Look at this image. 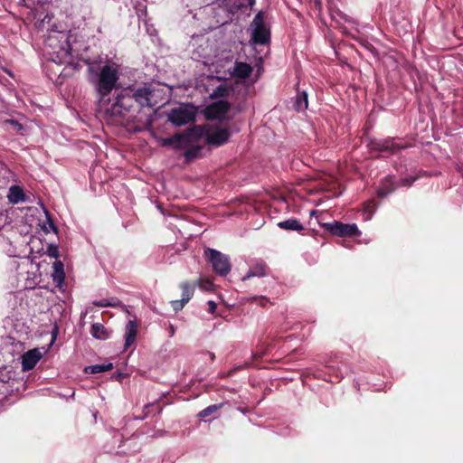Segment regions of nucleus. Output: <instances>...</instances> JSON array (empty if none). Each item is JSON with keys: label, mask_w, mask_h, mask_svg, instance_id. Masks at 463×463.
<instances>
[{"label": "nucleus", "mask_w": 463, "mask_h": 463, "mask_svg": "<svg viewBox=\"0 0 463 463\" xmlns=\"http://www.w3.org/2000/svg\"><path fill=\"white\" fill-rule=\"evenodd\" d=\"M119 78L120 65L112 60L88 63V80L95 89L99 104H103L117 88Z\"/></svg>", "instance_id": "obj_1"}, {"label": "nucleus", "mask_w": 463, "mask_h": 463, "mask_svg": "<svg viewBox=\"0 0 463 463\" xmlns=\"http://www.w3.org/2000/svg\"><path fill=\"white\" fill-rule=\"evenodd\" d=\"M99 107L104 112L105 119L112 125L134 122L136 119V108H133L132 98L122 90L117 96L110 99L108 97Z\"/></svg>", "instance_id": "obj_2"}, {"label": "nucleus", "mask_w": 463, "mask_h": 463, "mask_svg": "<svg viewBox=\"0 0 463 463\" xmlns=\"http://www.w3.org/2000/svg\"><path fill=\"white\" fill-rule=\"evenodd\" d=\"M194 142L203 138L209 145L220 146L228 142L230 131L219 124H205L194 127Z\"/></svg>", "instance_id": "obj_3"}, {"label": "nucleus", "mask_w": 463, "mask_h": 463, "mask_svg": "<svg viewBox=\"0 0 463 463\" xmlns=\"http://www.w3.org/2000/svg\"><path fill=\"white\" fill-rule=\"evenodd\" d=\"M194 143V128L162 140V145L165 146H170L176 149L187 148L184 153V156L187 159L196 157L200 152V146H193Z\"/></svg>", "instance_id": "obj_4"}, {"label": "nucleus", "mask_w": 463, "mask_h": 463, "mask_svg": "<svg viewBox=\"0 0 463 463\" xmlns=\"http://www.w3.org/2000/svg\"><path fill=\"white\" fill-rule=\"evenodd\" d=\"M196 109L192 105H180L167 112V119L173 125L181 127L195 120Z\"/></svg>", "instance_id": "obj_5"}, {"label": "nucleus", "mask_w": 463, "mask_h": 463, "mask_svg": "<svg viewBox=\"0 0 463 463\" xmlns=\"http://www.w3.org/2000/svg\"><path fill=\"white\" fill-rule=\"evenodd\" d=\"M128 95L132 98L133 108H136V111L139 107H151L153 95V87L150 83H144L137 88L125 89Z\"/></svg>", "instance_id": "obj_6"}, {"label": "nucleus", "mask_w": 463, "mask_h": 463, "mask_svg": "<svg viewBox=\"0 0 463 463\" xmlns=\"http://www.w3.org/2000/svg\"><path fill=\"white\" fill-rule=\"evenodd\" d=\"M204 256L208 262L212 264L213 269L220 276H226L232 269L229 256L221 251L207 248L204 250Z\"/></svg>", "instance_id": "obj_7"}, {"label": "nucleus", "mask_w": 463, "mask_h": 463, "mask_svg": "<svg viewBox=\"0 0 463 463\" xmlns=\"http://www.w3.org/2000/svg\"><path fill=\"white\" fill-rule=\"evenodd\" d=\"M251 41L257 44H267L270 40L269 29L264 23L263 12H259L250 24Z\"/></svg>", "instance_id": "obj_8"}, {"label": "nucleus", "mask_w": 463, "mask_h": 463, "mask_svg": "<svg viewBox=\"0 0 463 463\" xmlns=\"http://www.w3.org/2000/svg\"><path fill=\"white\" fill-rule=\"evenodd\" d=\"M324 227L332 234L340 237H352L360 234L356 224H346L340 222L325 223Z\"/></svg>", "instance_id": "obj_9"}, {"label": "nucleus", "mask_w": 463, "mask_h": 463, "mask_svg": "<svg viewBox=\"0 0 463 463\" xmlns=\"http://www.w3.org/2000/svg\"><path fill=\"white\" fill-rule=\"evenodd\" d=\"M405 147H407L405 144L398 143L395 138L377 140L371 143V149L390 154H394Z\"/></svg>", "instance_id": "obj_10"}, {"label": "nucleus", "mask_w": 463, "mask_h": 463, "mask_svg": "<svg viewBox=\"0 0 463 463\" xmlns=\"http://www.w3.org/2000/svg\"><path fill=\"white\" fill-rule=\"evenodd\" d=\"M230 109V104L225 100H219L210 105L206 109V114L209 118L222 119Z\"/></svg>", "instance_id": "obj_11"}, {"label": "nucleus", "mask_w": 463, "mask_h": 463, "mask_svg": "<svg viewBox=\"0 0 463 463\" xmlns=\"http://www.w3.org/2000/svg\"><path fill=\"white\" fill-rule=\"evenodd\" d=\"M42 358V353L38 349L26 352L22 356V366L24 371L32 370Z\"/></svg>", "instance_id": "obj_12"}, {"label": "nucleus", "mask_w": 463, "mask_h": 463, "mask_svg": "<svg viewBox=\"0 0 463 463\" xmlns=\"http://www.w3.org/2000/svg\"><path fill=\"white\" fill-rule=\"evenodd\" d=\"M137 334V324L134 320H129L125 328V349L131 346L136 341Z\"/></svg>", "instance_id": "obj_13"}, {"label": "nucleus", "mask_w": 463, "mask_h": 463, "mask_svg": "<svg viewBox=\"0 0 463 463\" xmlns=\"http://www.w3.org/2000/svg\"><path fill=\"white\" fill-rule=\"evenodd\" d=\"M252 72V67L246 62H235L233 74L241 79H247Z\"/></svg>", "instance_id": "obj_14"}, {"label": "nucleus", "mask_w": 463, "mask_h": 463, "mask_svg": "<svg viewBox=\"0 0 463 463\" xmlns=\"http://www.w3.org/2000/svg\"><path fill=\"white\" fill-rule=\"evenodd\" d=\"M53 273L52 278L53 281L56 282L58 286H61L64 282L65 274L63 270V263L60 260H57L52 265Z\"/></svg>", "instance_id": "obj_15"}, {"label": "nucleus", "mask_w": 463, "mask_h": 463, "mask_svg": "<svg viewBox=\"0 0 463 463\" xmlns=\"http://www.w3.org/2000/svg\"><path fill=\"white\" fill-rule=\"evenodd\" d=\"M91 335L99 340H106L109 337V332L100 323H94L91 326Z\"/></svg>", "instance_id": "obj_16"}, {"label": "nucleus", "mask_w": 463, "mask_h": 463, "mask_svg": "<svg viewBox=\"0 0 463 463\" xmlns=\"http://www.w3.org/2000/svg\"><path fill=\"white\" fill-rule=\"evenodd\" d=\"M8 199L13 203H18L25 200V195L21 187L13 185L9 189Z\"/></svg>", "instance_id": "obj_17"}, {"label": "nucleus", "mask_w": 463, "mask_h": 463, "mask_svg": "<svg viewBox=\"0 0 463 463\" xmlns=\"http://www.w3.org/2000/svg\"><path fill=\"white\" fill-rule=\"evenodd\" d=\"M278 226L281 229L288 231L300 232L304 229L303 225L297 219H288L278 223Z\"/></svg>", "instance_id": "obj_18"}, {"label": "nucleus", "mask_w": 463, "mask_h": 463, "mask_svg": "<svg viewBox=\"0 0 463 463\" xmlns=\"http://www.w3.org/2000/svg\"><path fill=\"white\" fill-rule=\"evenodd\" d=\"M265 274V264L258 263L248 271V273L242 278V280H247L253 277H263Z\"/></svg>", "instance_id": "obj_19"}, {"label": "nucleus", "mask_w": 463, "mask_h": 463, "mask_svg": "<svg viewBox=\"0 0 463 463\" xmlns=\"http://www.w3.org/2000/svg\"><path fill=\"white\" fill-rule=\"evenodd\" d=\"M394 190V184L392 178H385L378 188V195L384 197Z\"/></svg>", "instance_id": "obj_20"}, {"label": "nucleus", "mask_w": 463, "mask_h": 463, "mask_svg": "<svg viewBox=\"0 0 463 463\" xmlns=\"http://www.w3.org/2000/svg\"><path fill=\"white\" fill-rule=\"evenodd\" d=\"M307 93L306 91L298 93L294 104L296 110L304 111L307 109Z\"/></svg>", "instance_id": "obj_21"}, {"label": "nucleus", "mask_w": 463, "mask_h": 463, "mask_svg": "<svg viewBox=\"0 0 463 463\" xmlns=\"http://www.w3.org/2000/svg\"><path fill=\"white\" fill-rule=\"evenodd\" d=\"M112 368H113V364L111 363H109V364H94V365L87 366L84 371L87 373L94 374V373L108 372V371L111 370Z\"/></svg>", "instance_id": "obj_22"}, {"label": "nucleus", "mask_w": 463, "mask_h": 463, "mask_svg": "<svg viewBox=\"0 0 463 463\" xmlns=\"http://www.w3.org/2000/svg\"><path fill=\"white\" fill-rule=\"evenodd\" d=\"M182 299L187 303L194 295V286L189 282H183L181 285Z\"/></svg>", "instance_id": "obj_23"}, {"label": "nucleus", "mask_w": 463, "mask_h": 463, "mask_svg": "<svg viewBox=\"0 0 463 463\" xmlns=\"http://www.w3.org/2000/svg\"><path fill=\"white\" fill-rule=\"evenodd\" d=\"M92 304L96 307H118L121 305L120 300L117 298H111L109 299L103 298L100 300H95Z\"/></svg>", "instance_id": "obj_24"}, {"label": "nucleus", "mask_w": 463, "mask_h": 463, "mask_svg": "<svg viewBox=\"0 0 463 463\" xmlns=\"http://www.w3.org/2000/svg\"><path fill=\"white\" fill-rule=\"evenodd\" d=\"M4 125L7 128H13L17 133L21 132L24 128L23 125L14 119H6L4 121Z\"/></svg>", "instance_id": "obj_25"}, {"label": "nucleus", "mask_w": 463, "mask_h": 463, "mask_svg": "<svg viewBox=\"0 0 463 463\" xmlns=\"http://www.w3.org/2000/svg\"><path fill=\"white\" fill-rule=\"evenodd\" d=\"M220 408H221L220 404L210 405L207 408L203 409L202 411H200L199 416L201 418H205V417L214 413L215 411H217Z\"/></svg>", "instance_id": "obj_26"}, {"label": "nucleus", "mask_w": 463, "mask_h": 463, "mask_svg": "<svg viewBox=\"0 0 463 463\" xmlns=\"http://www.w3.org/2000/svg\"><path fill=\"white\" fill-rule=\"evenodd\" d=\"M226 93H227V88L222 86V85H221V86L217 87L213 91V93L211 94V97H213V98H221V97L225 96Z\"/></svg>", "instance_id": "obj_27"}, {"label": "nucleus", "mask_w": 463, "mask_h": 463, "mask_svg": "<svg viewBox=\"0 0 463 463\" xmlns=\"http://www.w3.org/2000/svg\"><path fill=\"white\" fill-rule=\"evenodd\" d=\"M171 304L175 311H179L184 307L186 303L184 302V300L181 298L180 300L172 301Z\"/></svg>", "instance_id": "obj_28"}, {"label": "nucleus", "mask_w": 463, "mask_h": 463, "mask_svg": "<svg viewBox=\"0 0 463 463\" xmlns=\"http://www.w3.org/2000/svg\"><path fill=\"white\" fill-rule=\"evenodd\" d=\"M48 255L52 258H58L59 250L56 246L50 245L47 250Z\"/></svg>", "instance_id": "obj_29"}, {"label": "nucleus", "mask_w": 463, "mask_h": 463, "mask_svg": "<svg viewBox=\"0 0 463 463\" xmlns=\"http://www.w3.org/2000/svg\"><path fill=\"white\" fill-rule=\"evenodd\" d=\"M200 287L205 290H211L213 288V283L210 280H202Z\"/></svg>", "instance_id": "obj_30"}, {"label": "nucleus", "mask_w": 463, "mask_h": 463, "mask_svg": "<svg viewBox=\"0 0 463 463\" xmlns=\"http://www.w3.org/2000/svg\"><path fill=\"white\" fill-rule=\"evenodd\" d=\"M207 304H208V307H209L208 311L211 314H213L215 312L216 308H217V306H216L215 302L213 301V300H210V301H208Z\"/></svg>", "instance_id": "obj_31"}, {"label": "nucleus", "mask_w": 463, "mask_h": 463, "mask_svg": "<svg viewBox=\"0 0 463 463\" xmlns=\"http://www.w3.org/2000/svg\"><path fill=\"white\" fill-rule=\"evenodd\" d=\"M414 180H415V178L402 179L401 180V184L403 185V186H409V185H411L414 182Z\"/></svg>", "instance_id": "obj_32"}, {"label": "nucleus", "mask_w": 463, "mask_h": 463, "mask_svg": "<svg viewBox=\"0 0 463 463\" xmlns=\"http://www.w3.org/2000/svg\"><path fill=\"white\" fill-rule=\"evenodd\" d=\"M47 223H48V226L51 230H52L53 232H57V228L56 226L54 225L53 222L52 221V219L50 218V216H48V219H47Z\"/></svg>", "instance_id": "obj_33"}, {"label": "nucleus", "mask_w": 463, "mask_h": 463, "mask_svg": "<svg viewBox=\"0 0 463 463\" xmlns=\"http://www.w3.org/2000/svg\"><path fill=\"white\" fill-rule=\"evenodd\" d=\"M259 299H260V304L261 306H264V305H265V302H267V299H266V298H262V297H261V298H259Z\"/></svg>", "instance_id": "obj_34"}, {"label": "nucleus", "mask_w": 463, "mask_h": 463, "mask_svg": "<svg viewBox=\"0 0 463 463\" xmlns=\"http://www.w3.org/2000/svg\"><path fill=\"white\" fill-rule=\"evenodd\" d=\"M247 2H248L250 6H252L255 4V0H247Z\"/></svg>", "instance_id": "obj_35"}, {"label": "nucleus", "mask_w": 463, "mask_h": 463, "mask_svg": "<svg viewBox=\"0 0 463 463\" xmlns=\"http://www.w3.org/2000/svg\"><path fill=\"white\" fill-rule=\"evenodd\" d=\"M43 230L45 231V232H49V228H47L46 225L43 226Z\"/></svg>", "instance_id": "obj_36"}]
</instances>
